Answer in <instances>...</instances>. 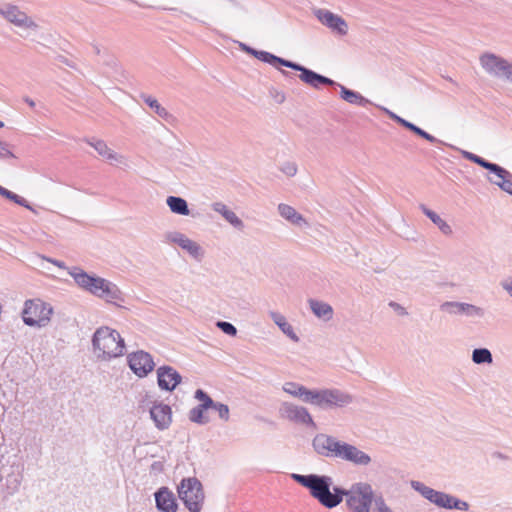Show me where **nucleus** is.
<instances>
[{
  "label": "nucleus",
  "mask_w": 512,
  "mask_h": 512,
  "mask_svg": "<svg viewBox=\"0 0 512 512\" xmlns=\"http://www.w3.org/2000/svg\"><path fill=\"white\" fill-rule=\"evenodd\" d=\"M240 47L246 53L251 54L258 60L268 63L272 66H276L277 64L281 65V62H284V58L278 57V56H276L272 53H269L267 51L255 50L243 43H240Z\"/></svg>",
  "instance_id": "nucleus-24"
},
{
  "label": "nucleus",
  "mask_w": 512,
  "mask_h": 512,
  "mask_svg": "<svg viewBox=\"0 0 512 512\" xmlns=\"http://www.w3.org/2000/svg\"><path fill=\"white\" fill-rule=\"evenodd\" d=\"M432 503L445 509H459L467 510L469 505L465 501H461L454 496L446 494L444 492L437 491Z\"/></svg>",
  "instance_id": "nucleus-20"
},
{
  "label": "nucleus",
  "mask_w": 512,
  "mask_h": 512,
  "mask_svg": "<svg viewBox=\"0 0 512 512\" xmlns=\"http://www.w3.org/2000/svg\"><path fill=\"white\" fill-rule=\"evenodd\" d=\"M299 386H300V384H298L296 382H286L283 384L282 389L284 392H286L287 394H289L293 397Z\"/></svg>",
  "instance_id": "nucleus-49"
},
{
  "label": "nucleus",
  "mask_w": 512,
  "mask_h": 512,
  "mask_svg": "<svg viewBox=\"0 0 512 512\" xmlns=\"http://www.w3.org/2000/svg\"><path fill=\"white\" fill-rule=\"evenodd\" d=\"M419 208L439 228V230L444 235L449 236L452 234L451 226L445 220H443L437 213L429 209L424 204H420Z\"/></svg>",
  "instance_id": "nucleus-28"
},
{
  "label": "nucleus",
  "mask_w": 512,
  "mask_h": 512,
  "mask_svg": "<svg viewBox=\"0 0 512 512\" xmlns=\"http://www.w3.org/2000/svg\"><path fill=\"white\" fill-rule=\"evenodd\" d=\"M49 262L53 263L54 265L58 266L59 268H66L64 262L62 261H59V260H52V259H48Z\"/></svg>",
  "instance_id": "nucleus-54"
},
{
  "label": "nucleus",
  "mask_w": 512,
  "mask_h": 512,
  "mask_svg": "<svg viewBox=\"0 0 512 512\" xmlns=\"http://www.w3.org/2000/svg\"><path fill=\"white\" fill-rule=\"evenodd\" d=\"M141 98L162 119L168 121L172 118V115L155 98L145 94H142Z\"/></svg>",
  "instance_id": "nucleus-30"
},
{
  "label": "nucleus",
  "mask_w": 512,
  "mask_h": 512,
  "mask_svg": "<svg viewBox=\"0 0 512 512\" xmlns=\"http://www.w3.org/2000/svg\"><path fill=\"white\" fill-rule=\"evenodd\" d=\"M440 310L453 316H466L470 319H482L486 315L483 307L459 301H446L440 305Z\"/></svg>",
  "instance_id": "nucleus-9"
},
{
  "label": "nucleus",
  "mask_w": 512,
  "mask_h": 512,
  "mask_svg": "<svg viewBox=\"0 0 512 512\" xmlns=\"http://www.w3.org/2000/svg\"><path fill=\"white\" fill-rule=\"evenodd\" d=\"M150 417L158 430H166L172 423V409L169 405L158 401H150Z\"/></svg>",
  "instance_id": "nucleus-14"
},
{
  "label": "nucleus",
  "mask_w": 512,
  "mask_h": 512,
  "mask_svg": "<svg viewBox=\"0 0 512 512\" xmlns=\"http://www.w3.org/2000/svg\"><path fill=\"white\" fill-rule=\"evenodd\" d=\"M292 479L298 484L307 488L313 498L326 508L332 509L338 506L343 496L349 497L350 491L347 492L344 489L333 486V480L331 477L326 475H301L293 473Z\"/></svg>",
  "instance_id": "nucleus-1"
},
{
  "label": "nucleus",
  "mask_w": 512,
  "mask_h": 512,
  "mask_svg": "<svg viewBox=\"0 0 512 512\" xmlns=\"http://www.w3.org/2000/svg\"><path fill=\"white\" fill-rule=\"evenodd\" d=\"M472 361L475 364H491L493 362L492 353L487 348H476L472 352Z\"/></svg>",
  "instance_id": "nucleus-32"
},
{
  "label": "nucleus",
  "mask_w": 512,
  "mask_h": 512,
  "mask_svg": "<svg viewBox=\"0 0 512 512\" xmlns=\"http://www.w3.org/2000/svg\"><path fill=\"white\" fill-rule=\"evenodd\" d=\"M194 397H195V399H197L201 402V404H199V405L203 409H206V410L213 409V407L215 406L216 402L213 401L212 398L202 389H197L195 391Z\"/></svg>",
  "instance_id": "nucleus-37"
},
{
  "label": "nucleus",
  "mask_w": 512,
  "mask_h": 512,
  "mask_svg": "<svg viewBox=\"0 0 512 512\" xmlns=\"http://www.w3.org/2000/svg\"><path fill=\"white\" fill-rule=\"evenodd\" d=\"M206 409L201 408L200 405L195 406L189 411V420L193 423L204 425L209 422V417L205 416Z\"/></svg>",
  "instance_id": "nucleus-35"
},
{
  "label": "nucleus",
  "mask_w": 512,
  "mask_h": 512,
  "mask_svg": "<svg viewBox=\"0 0 512 512\" xmlns=\"http://www.w3.org/2000/svg\"><path fill=\"white\" fill-rule=\"evenodd\" d=\"M24 100L30 107H35V102L32 99L26 97Z\"/></svg>",
  "instance_id": "nucleus-55"
},
{
  "label": "nucleus",
  "mask_w": 512,
  "mask_h": 512,
  "mask_svg": "<svg viewBox=\"0 0 512 512\" xmlns=\"http://www.w3.org/2000/svg\"><path fill=\"white\" fill-rule=\"evenodd\" d=\"M278 213L283 219L294 226L300 228L309 226L308 221L299 212H297L295 208L288 204H279Z\"/></svg>",
  "instance_id": "nucleus-21"
},
{
  "label": "nucleus",
  "mask_w": 512,
  "mask_h": 512,
  "mask_svg": "<svg viewBox=\"0 0 512 512\" xmlns=\"http://www.w3.org/2000/svg\"><path fill=\"white\" fill-rule=\"evenodd\" d=\"M166 204L169 207L170 211L176 215L188 216L190 215V210L188 208L187 201L179 196H168L166 198Z\"/></svg>",
  "instance_id": "nucleus-27"
},
{
  "label": "nucleus",
  "mask_w": 512,
  "mask_h": 512,
  "mask_svg": "<svg viewBox=\"0 0 512 512\" xmlns=\"http://www.w3.org/2000/svg\"><path fill=\"white\" fill-rule=\"evenodd\" d=\"M463 156L465 159L473 162V163H477V161L479 160L480 156L476 155V154H473L471 152H468V151H463Z\"/></svg>",
  "instance_id": "nucleus-52"
},
{
  "label": "nucleus",
  "mask_w": 512,
  "mask_h": 512,
  "mask_svg": "<svg viewBox=\"0 0 512 512\" xmlns=\"http://www.w3.org/2000/svg\"><path fill=\"white\" fill-rule=\"evenodd\" d=\"M346 502L351 512H392L382 498H373V490L366 483L355 485Z\"/></svg>",
  "instance_id": "nucleus-5"
},
{
  "label": "nucleus",
  "mask_w": 512,
  "mask_h": 512,
  "mask_svg": "<svg viewBox=\"0 0 512 512\" xmlns=\"http://www.w3.org/2000/svg\"><path fill=\"white\" fill-rule=\"evenodd\" d=\"M14 154L10 151L7 143L0 141V159L14 158Z\"/></svg>",
  "instance_id": "nucleus-48"
},
{
  "label": "nucleus",
  "mask_w": 512,
  "mask_h": 512,
  "mask_svg": "<svg viewBox=\"0 0 512 512\" xmlns=\"http://www.w3.org/2000/svg\"><path fill=\"white\" fill-rule=\"evenodd\" d=\"M127 361L129 368L140 378L147 376L155 367L152 356L143 350L128 354Z\"/></svg>",
  "instance_id": "nucleus-12"
},
{
  "label": "nucleus",
  "mask_w": 512,
  "mask_h": 512,
  "mask_svg": "<svg viewBox=\"0 0 512 512\" xmlns=\"http://www.w3.org/2000/svg\"><path fill=\"white\" fill-rule=\"evenodd\" d=\"M477 165L481 166L482 168L490 171L491 173H493L496 177H503L505 175L508 174V170H506L505 168L501 167L500 165L498 164H495V163H492V162H489L487 160H485L484 158L480 157L479 160L477 161L476 163Z\"/></svg>",
  "instance_id": "nucleus-33"
},
{
  "label": "nucleus",
  "mask_w": 512,
  "mask_h": 512,
  "mask_svg": "<svg viewBox=\"0 0 512 512\" xmlns=\"http://www.w3.org/2000/svg\"><path fill=\"white\" fill-rule=\"evenodd\" d=\"M279 414L282 418L309 427H315L316 424L308 411L304 406H300L291 402H283L279 408Z\"/></svg>",
  "instance_id": "nucleus-10"
},
{
  "label": "nucleus",
  "mask_w": 512,
  "mask_h": 512,
  "mask_svg": "<svg viewBox=\"0 0 512 512\" xmlns=\"http://www.w3.org/2000/svg\"><path fill=\"white\" fill-rule=\"evenodd\" d=\"M4 126V123L2 121H0V128H2Z\"/></svg>",
  "instance_id": "nucleus-59"
},
{
  "label": "nucleus",
  "mask_w": 512,
  "mask_h": 512,
  "mask_svg": "<svg viewBox=\"0 0 512 512\" xmlns=\"http://www.w3.org/2000/svg\"><path fill=\"white\" fill-rule=\"evenodd\" d=\"M340 88V96L343 100L347 101L350 104H355L359 106H366L371 104V101L364 96H362L359 92L348 89L347 87L337 84Z\"/></svg>",
  "instance_id": "nucleus-26"
},
{
  "label": "nucleus",
  "mask_w": 512,
  "mask_h": 512,
  "mask_svg": "<svg viewBox=\"0 0 512 512\" xmlns=\"http://www.w3.org/2000/svg\"><path fill=\"white\" fill-rule=\"evenodd\" d=\"M496 78L512 84V63L507 61Z\"/></svg>",
  "instance_id": "nucleus-43"
},
{
  "label": "nucleus",
  "mask_w": 512,
  "mask_h": 512,
  "mask_svg": "<svg viewBox=\"0 0 512 512\" xmlns=\"http://www.w3.org/2000/svg\"><path fill=\"white\" fill-rule=\"evenodd\" d=\"M479 62L487 74L496 78L501 72L502 68H504L507 60L494 53L487 52L480 56Z\"/></svg>",
  "instance_id": "nucleus-18"
},
{
  "label": "nucleus",
  "mask_w": 512,
  "mask_h": 512,
  "mask_svg": "<svg viewBox=\"0 0 512 512\" xmlns=\"http://www.w3.org/2000/svg\"><path fill=\"white\" fill-rule=\"evenodd\" d=\"M0 15L17 27L36 30L38 25L18 6L12 4L0 5Z\"/></svg>",
  "instance_id": "nucleus-11"
},
{
  "label": "nucleus",
  "mask_w": 512,
  "mask_h": 512,
  "mask_svg": "<svg viewBox=\"0 0 512 512\" xmlns=\"http://www.w3.org/2000/svg\"><path fill=\"white\" fill-rule=\"evenodd\" d=\"M183 236L182 232L179 231H167L163 234V241L168 244L179 245L180 240Z\"/></svg>",
  "instance_id": "nucleus-42"
},
{
  "label": "nucleus",
  "mask_w": 512,
  "mask_h": 512,
  "mask_svg": "<svg viewBox=\"0 0 512 512\" xmlns=\"http://www.w3.org/2000/svg\"><path fill=\"white\" fill-rule=\"evenodd\" d=\"M214 410L218 412L219 418L225 422L229 420L230 410L226 404L216 402L213 407Z\"/></svg>",
  "instance_id": "nucleus-45"
},
{
  "label": "nucleus",
  "mask_w": 512,
  "mask_h": 512,
  "mask_svg": "<svg viewBox=\"0 0 512 512\" xmlns=\"http://www.w3.org/2000/svg\"><path fill=\"white\" fill-rule=\"evenodd\" d=\"M281 73L284 75V76H289V72L285 71V70H281Z\"/></svg>",
  "instance_id": "nucleus-57"
},
{
  "label": "nucleus",
  "mask_w": 512,
  "mask_h": 512,
  "mask_svg": "<svg viewBox=\"0 0 512 512\" xmlns=\"http://www.w3.org/2000/svg\"><path fill=\"white\" fill-rule=\"evenodd\" d=\"M98 297L117 306H121V303L124 302V295L121 290L116 284L108 280L105 281L103 291Z\"/></svg>",
  "instance_id": "nucleus-22"
},
{
  "label": "nucleus",
  "mask_w": 512,
  "mask_h": 512,
  "mask_svg": "<svg viewBox=\"0 0 512 512\" xmlns=\"http://www.w3.org/2000/svg\"><path fill=\"white\" fill-rule=\"evenodd\" d=\"M293 397L322 410L343 409L354 402V396L342 389H309L301 384Z\"/></svg>",
  "instance_id": "nucleus-3"
},
{
  "label": "nucleus",
  "mask_w": 512,
  "mask_h": 512,
  "mask_svg": "<svg viewBox=\"0 0 512 512\" xmlns=\"http://www.w3.org/2000/svg\"><path fill=\"white\" fill-rule=\"evenodd\" d=\"M177 491L179 498L190 512H200L205 496L202 484L196 477L182 479Z\"/></svg>",
  "instance_id": "nucleus-6"
},
{
  "label": "nucleus",
  "mask_w": 512,
  "mask_h": 512,
  "mask_svg": "<svg viewBox=\"0 0 512 512\" xmlns=\"http://www.w3.org/2000/svg\"><path fill=\"white\" fill-rule=\"evenodd\" d=\"M411 487L430 502H432V499H434L435 494L437 492L436 490L426 486L424 483L420 481H412Z\"/></svg>",
  "instance_id": "nucleus-36"
},
{
  "label": "nucleus",
  "mask_w": 512,
  "mask_h": 512,
  "mask_svg": "<svg viewBox=\"0 0 512 512\" xmlns=\"http://www.w3.org/2000/svg\"><path fill=\"white\" fill-rule=\"evenodd\" d=\"M388 305L401 316H406L408 314L406 309L397 302L391 301Z\"/></svg>",
  "instance_id": "nucleus-50"
},
{
  "label": "nucleus",
  "mask_w": 512,
  "mask_h": 512,
  "mask_svg": "<svg viewBox=\"0 0 512 512\" xmlns=\"http://www.w3.org/2000/svg\"><path fill=\"white\" fill-rule=\"evenodd\" d=\"M312 446L320 456L339 458L358 466H367L371 463V457L364 451L327 434H317L312 440Z\"/></svg>",
  "instance_id": "nucleus-2"
},
{
  "label": "nucleus",
  "mask_w": 512,
  "mask_h": 512,
  "mask_svg": "<svg viewBox=\"0 0 512 512\" xmlns=\"http://www.w3.org/2000/svg\"><path fill=\"white\" fill-rule=\"evenodd\" d=\"M411 131L431 143H441L440 140H438L433 135L427 133L426 131H424L423 129H421L420 127H418L416 125H414L413 128H411Z\"/></svg>",
  "instance_id": "nucleus-46"
},
{
  "label": "nucleus",
  "mask_w": 512,
  "mask_h": 512,
  "mask_svg": "<svg viewBox=\"0 0 512 512\" xmlns=\"http://www.w3.org/2000/svg\"><path fill=\"white\" fill-rule=\"evenodd\" d=\"M190 240V238H188L185 234H183L181 240H180V243H179V247H181L182 249L184 248V246L187 244V242Z\"/></svg>",
  "instance_id": "nucleus-53"
},
{
  "label": "nucleus",
  "mask_w": 512,
  "mask_h": 512,
  "mask_svg": "<svg viewBox=\"0 0 512 512\" xmlns=\"http://www.w3.org/2000/svg\"><path fill=\"white\" fill-rule=\"evenodd\" d=\"M85 142L93 147L97 153L103 157L105 160L109 161L111 164L117 163L119 165H125L126 164V158L125 156L116 153L113 151L107 143L102 139H85Z\"/></svg>",
  "instance_id": "nucleus-16"
},
{
  "label": "nucleus",
  "mask_w": 512,
  "mask_h": 512,
  "mask_svg": "<svg viewBox=\"0 0 512 512\" xmlns=\"http://www.w3.org/2000/svg\"><path fill=\"white\" fill-rule=\"evenodd\" d=\"M381 109L389 116L390 119L394 120L398 124L402 125L403 127L407 128L411 131V128H413L414 124L405 120L404 118L398 116L394 112L390 111L387 108L381 107Z\"/></svg>",
  "instance_id": "nucleus-40"
},
{
  "label": "nucleus",
  "mask_w": 512,
  "mask_h": 512,
  "mask_svg": "<svg viewBox=\"0 0 512 512\" xmlns=\"http://www.w3.org/2000/svg\"><path fill=\"white\" fill-rule=\"evenodd\" d=\"M19 485V481L16 480V485H15V488H17Z\"/></svg>",
  "instance_id": "nucleus-60"
},
{
  "label": "nucleus",
  "mask_w": 512,
  "mask_h": 512,
  "mask_svg": "<svg viewBox=\"0 0 512 512\" xmlns=\"http://www.w3.org/2000/svg\"><path fill=\"white\" fill-rule=\"evenodd\" d=\"M501 181H494L492 178H489V181L494 185H497L503 191L512 195V174L508 171V174L499 177Z\"/></svg>",
  "instance_id": "nucleus-38"
},
{
  "label": "nucleus",
  "mask_w": 512,
  "mask_h": 512,
  "mask_svg": "<svg viewBox=\"0 0 512 512\" xmlns=\"http://www.w3.org/2000/svg\"><path fill=\"white\" fill-rule=\"evenodd\" d=\"M216 326L225 334L229 336H235L237 334L236 327L230 322L226 321H218Z\"/></svg>",
  "instance_id": "nucleus-44"
},
{
  "label": "nucleus",
  "mask_w": 512,
  "mask_h": 512,
  "mask_svg": "<svg viewBox=\"0 0 512 512\" xmlns=\"http://www.w3.org/2000/svg\"><path fill=\"white\" fill-rule=\"evenodd\" d=\"M269 316L287 337L294 342H299V337L294 332L292 325L288 323L285 316L276 311H270Z\"/></svg>",
  "instance_id": "nucleus-25"
},
{
  "label": "nucleus",
  "mask_w": 512,
  "mask_h": 512,
  "mask_svg": "<svg viewBox=\"0 0 512 512\" xmlns=\"http://www.w3.org/2000/svg\"><path fill=\"white\" fill-rule=\"evenodd\" d=\"M183 250H185L192 258L196 261H202L205 255L204 249L198 244L196 241L190 239L187 244L184 246Z\"/></svg>",
  "instance_id": "nucleus-34"
},
{
  "label": "nucleus",
  "mask_w": 512,
  "mask_h": 512,
  "mask_svg": "<svg viewBox=\"0 0 512 512\" xmlns=\"http://www.w3.org/2000/svg\"><path fill=\"white\" fill-rule=\"evenodd\" d=\"M68 274L74 279V281L80 288L86 291L90 285V282L93 281L92 275H89L83 269L76 266L68 268Z\"/></svg>",
  "instance_id": "nucleus-29"
},
{
  "label": "nucleus",
  "mask_w": 512,
  "mask_h": 512,
  "mask_svg": "<svg viewBox=\"0 0 512 512\" xmlns=\"http://www.w3.org/2000/svg\"><path fill=\"white\" fill-rule=\"evenodd\" d=\"M308 304L317 318L323 321H330L333 318L334 310L330 304L317 299H309Z\"/></svg>",
  "instance_id": "nucleus-23"
},
{
  "label": "nucleus",
  "mask_w": 512,
  "mask_h": 512,
  "mask_svg": "<svg viewBox=\"0 0 512 512\" xmlns=\"http://www.w3.org/2000/svg\"><path fill=\"white\" fill-rule=\"evenodd\" d=\"M284 100H285L284 94H281V95L278 96V101L279 102H283Z\"/></svg>",
  "instance_id": "nucleus-56"
},
{
  "label": "nucleus",
  "mask_w": 512,
  "mask_h": 512,
  "mask_svg": "<svg viewBox=\"0 0 512 512\" xmlns=\"http://www.w3.org/2000/svg\"><path fill=\"white\" fill-rule=\"evenodd\" d=\"M156 508L161 512H176L178 504L175 495L169 488L161 487L155 494Z\"/></svg>",
  "instance_id": "nucleus-17"
},
{
  "label": "nucleus",
  "mask_w": 512,
  "mask_h": 512,
  "mask_svg": "<svg viewBox=\"0 0 512 512\" xmlns=\"http://www.w3.org/2000/svg\"><path fill=\"white\" fill-rule=\"evenodd\" d=\"M181 380V375L171 366L165 365L157 369V383L161 390L173 391Z\"/></svg>",
  "instance_id": "nucleus-15"
},
{
  "label": "nucleus",
  "mask_w": 512,
  "mask_h": 512,
  "mask_svg": "<svg viewBox=\"0 0 512 512\" xmlns=\"http://www.w3.org/2000/svg\"><path fill=\"white\" fill-rule=\"evenodd\" d=\"M280 170L289 177L294 176L297 173V165L293 162L284 163Z\"/></svg>",
  "instance_id": "nucleus-47"
},
{
  "label": "nucleus",
  "mask_w": 512,
  "mask_h": 512,
  "mask_svg": "<svg viewBox=\"0 0 512 512\" xmlns=\"http://www.w3.org/2000/svg\"><path fill=\"white\" fill-rule=\"evenodd\" d=\"M281 66L300 72V80L315 89H319L321 85H337V83L334 80L321 74H318L315 71L308 69L307 67L296 62L284 59V62H281Z\"/></svg>",
  "instance_id": "nucleus-8"
},
{
  "label": "nucleus",
  "mask_w": 512,
  "mask_h": 512,
  "mask_svg": "<svg viewBox=\"0 0 512 512\" xmlns=\"http://www.w3.org/2000/svg\"><path fill=\"white\" fill-rule=\"evenodd\" d=\"M53 314V308L49 303L40 299L27 300L22 312V318L26 325L31 327H45Z\"/></svg>",
  "instance_id": "nucleus-7"
},
{
  "label": "nucleus",
  "mask_w": 512,
  "mask_h": 512,
  "mask_svg": "<svg viewBox=\"0 0 512 512\" xmlns=\"http://www.w3.org/2000/svg\"><path fill=\"white\" fill-rule=\"evenodd\" d=\"M446 79H447V81H450V82H452V83H455V82L452 80V78H450V77H446Z\"/></svg>",
  "instance_id": "nucleus-58"
},
{
  "label": "nucleus",
  "mask_w": 512,
  "mask_h": 512,
  "mask_svg": "<svg viewBox=\"0 0 512 512\" xmlns=\"http://www.w3.org/2000/svg\"><path fill=\"white\" fill-rule=\"evenodd\" d=\"M503 290H505L510 297H512V278H507L500 283Z\"/></svg>",
  "instance_id": "nucleus-51"
},
{
  "label": "nucleus",
  "mask_w": 512,
  "mask_h": 512,
  "mask_svg": "<svg viewBox=\"0 0 512 512\" xmlns=\"http://www.w3.org/2000/svg\"><path fill=\"white\" fill-rule=\"evenodd\" d=\"M92 347L97 359L110 361L124 354L125 342L117 330L102 326L93 334Z\"/></svg>",
  "instance_id": "nucleus-4"
},
{
  "label": "nucleus",
  "mask_w": 512,
  "mask_h": 512,
  "mask_svg": "<svg viewBox=\"0 0 512 512\" xmlns=\"http://www.w3.org/2000/svg\"><path fill=\"white\" fill-rule=\"evenodd\" d=\"M92 280L93 281L90 282L87 291L98 297L100 293H102L103 291L106 279L98 276H93Z\"/></svg>",
  "instance_id": "nucleus-39"
},
{
  "label": "nucleus",
  "mask_w": 512,
  "mask_h": 512,
  "mask_svg": "<svg viewBox=\"0 0 512 512\" xmlns=\"http://www.w3.org/2000/svg\"><path fill=\"white\" fill-rule=\"evenodd\" d=\"M211 208L214 212L220 214L235 229L240 231L244 229V222L223 202H214L211 204Z\"/></svg>",
  "instance_id": "nucleus-19"
},
{
  "label": "nucleus",
  "mask_w": 512,
  "mask_h": 512,
  "mask_svg": "<svg viewBox=\"0 0 512 512\" xmlns=\"http://www.w3.org/2000/svg\"><path fill=\"white\" fill-rule=\"evenodd\" d=\"M315 17L318 21L329 28L332 32L337 33L341 36L346 35L348 33V24L344 18L341 16L334 14L333 12L327 9H315L313 11Z\"/></svg>",
  "instance_id": "nucleus-13"
},
{
  "label": "nucleus",
  "mask_w": 512,
  "mask_h": 512,
  "mask_svg": "<svg viewBox=\"0 0 512 512\" xmlns=\"http://www.w3.org/2000/svg\"><path fill=\"white\" fill-rule=\"evenodd\" d=\"M0 195L18 205H20V206H23V207L31 210L33 213H36V210L28 203V201L25 198L15 194L14 192H12L2 186H0Z\"/></svg>",
  "instance_id": "nucleus-31"
},
{
  "label": "nucleus",
  "mask_w": 512,
  "mask_h": 512,
  "mask_svg": "<svg viewBox=\"0 0 512 512\" xmlns=\"http://www.w3.org/2000/svg\"><path fill=\"white\" fill-rule=\"evenodd\" d=\"M183 236L182 232L179 231H167L163 234V241L168 244L179 245L180 240Z\"/></svg>",
  "instance_id": "nucleus-41"
}]
</instances>
